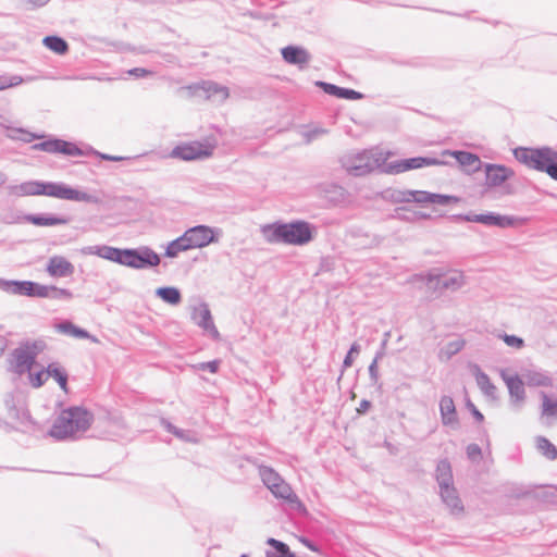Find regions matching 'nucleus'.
Returning a JSON list of instances; mask_svg holds the SVG:
<instances>
[{
	"label": "nucleus",
	"instance_id": "nucleus-42",
	"mask_svg": "<svg viewBox=\"0 0 557 557\" xmlns=\"http://www.w3.org/2000/svg\"><path fill=\"white\" fill-rule=\"evenodd\" d=\"M503 339L508 346L517 349L523 346V339L515 335H504Z\"/></svg>",
	"mask_w": 557,
	"mask_h": 557
},
{
	"label": "nucleus",
	"instance_id": "nucleus-14",
	"mask_svg": "<svg viewBox=\"0 0 557 557\" xmlns=\"http://www.w3.org/2000/svg\"><path fill=\"white\" fill-rule=\"evenodd\" d=\"M442 156H451L454 157L457 162L460 164V166L468 173L470 172H476L481 170V160L480 158L471 152L467 151H450V150H444L442 152Z\"/></svg>",
	"mask_w": 557,
	"mask_h": 557
},
{
	"label": "nucleus",
	"instance_id": "nucleus-26",
	"mask_svg": "<svg viewBox=\"0 0 557 557\" xmlns=\"http://www.w3.org/2000/svg\"><path fill=\"white\" fill-rule=\"evenodd\" d=\"M441 414L445 424H453L457 422L456 407L451 397L444 396L440 403Z\"/></svg>",
	"mask_w": 557,
	"mask_h": 557
},
{
	"label": "nucleus",
	"instance_id": "nucleus-49",
	"mask_svg": "<svg viewBox=\"0 0 557 557\" xmlns=\"http://www.w3.org/2000/svg\"><path fill=\"white\" fill-rule=\"evenodd\" d=\"M470 407H471V411H472L473 416L476 418V420L482 422L484 419L483 414L473 405H470Z\"/></svg>",
	"mask_w": 557,
	"mask_h": 557
},
{
	"label": "nucleus",
	"instance_id": "nucleus-38",
	"mask_svg": "<svg viewBox=\"0 0 557 557\" xmlns=\"http://www.w3.org/2000/svg\"><path fill=\"white\" fill-rule=\"evenodd\" d=\"M28 373V380L30 385L34 388L41 387L48 380V369H41L37 372H32V370Z\"/></svg>",
	"mask_w": 557,
	"mask_h": 557
},
{
	"label": "nucleus",
	"instance_id": "nucleus-39",
	"mask_svg": "<svg viewBox=\"0 0 557 557\" xmlns=\"http://www.w3.org/2000/svg\"><path fill=\"white\" fill-rule=\"evenodd\" d=\"M23 83L20 75L0 74V90L16 87Z\"/></svg>",
	"mask_w": 557,
	"mask_h": 557
},
{
	"label": "nucleus",
	"instance_id": "nucleus-8",
	"mask_svg": "<svg viewBox=\"0 0 557 557\" xmlns=\"http://www.w3.org/2000/svg\"><path fill=\"white\" fill-rule=\"evenodd\" d=\"M214 144L206 141H191L177 145L171 152L173 158L184 161L208 158L212 154Z\"/></svg>",
	"mask_w": 557,
	"mask_h": 557
},
{
	"label": "nucleus",
	"instance_id": "nucleus-11",
	"mask_svg": "<svg viewBox=\"0 0 557 557\" xmlns=\"http://www.w3.org/2000/svg\"><path fill=\"white\" fill-rule=\"evenodd\" d=\"M189 97L198 98L200 100H210L213 97H219L225 100L228 97V89L212 82H201L199 84L187 87Z\"/></svg>",
	"mask_w": 557,
	"mask_h": 557
},
{
	"label": "nucleus",
	"instance_id": "nucleus-17",
	"mask_svg": "<svg viewBox=\"0 0 557 557\" xmlns=\"http://www.w3.org/2000/svg\"><path fill=\"white\" fill-rule=\"evenodd\" d=\"M47 272L52 277H65L74 273V265L64 257L54 256L49 259Z\"/></svg>",
	"mask_w": 557,
	"mask_h": 557
},
{
	"label": "nucleus",
	"instance_id": "nucleus-44",
	"mask_svg": "<svg viewBox=\"0 0 557 557\" xmlns=\"http://www.w3.org/2000/svg\"><path fill=\"white\" fill-rule=\"evenodd\" d=\"M49 287L52 289L50 297H58V298H65V299L72 298V293L67 289L57 288L54 286H49Z\"/></svg>",
	"mask_w": 557,
	"mask_h": 557
},
{
	"label": "nucleus",
	"instance_id": "nucleus-30",
	"mask_svg": "<svg viewBox=\"0 0 557 557\" xmlns=\"http://www.w3.org/2000/svg\"><path fill=\"white\" fill-rule=\"evenodd\" d=\"M325 91L333 96H336L338 98H344V99H349V100H357V99L362 98V95L356 90L341 88V87H337V86L331 85V84L325 85Z\"/></svg>",
	"mask_w": 557,
	"mask_h": 557
},
{
	"label": "nucleus",
	"instance_id": "nucleus-40",
	"mask_svg": "<svg viewBox=\"0 0 557 557\" xmlns=\"http://www.w3.org/2000/svg\"><path fill=\"white\" fill-rule=\"evenodd\" d=\"M476 383L480 388L488 395H492L495 392V386L492 384L490 377L485 373L480 372L476 375Z\"/></svg>",
	"mask_w": 557,
	"mask_h": 557
},
{
	"label": "nucleus",
	"instance_id": "nucleus-34",
	"mask_svg": "<svg viewBox=\"0 0 557 557\" xmlns=\"http://www.w3.org/2000/svg\"><path fill=\"white\" fill-rule=\"evenodd\" d=\"M189 245L186 243L184 235L171 242L168 247L165 255L170 258L176 257L180 252L189 250Z\"/></svg>",
	"mask_w": 557,
	"mask_h": 557
},
{
	"label": "nucleus",
	"instance_id": "nucleus-3",
	"mask_svg": "<svg viewBox=\"0 0 557 557\" xmlns=\"http://www.w3.org/2000/svg\"><path fill=\"white\" fill-rule=\"evenodd\" d=\"M263 235L269 243L304 245L311 240L312 228L307 222L273 224L263 227Z\"/></svg>",
	"mask_w": 557,
	"mask_h": 557
},
{
	"label": "nucleus",
	"instance_id": "nucleus-48",
	"mask_svg": "<svg viewBox=\"0 0 557 557\" xmlns=\"http://www.w3.org/2000/svg\"><path fill=\"white\" fill-rule=\"evenodd\" d=\"M468 454L471 458H474L481 454V450L476 445H471L468 447Z\"/></svg>",
	"mask_w": 557,
	"mask_h": 557
},
{
	"label": "nucleus",
	"instance_id": "nucleus-41",
	"mask_svg": "<svg viewBox=\"0 0 557 557\" xmlns=\"http://www.w3.org/2000/svg\"><path fill=\"white\" fill-rule=\"evenodd\" d=\"M528 384L532 386H549L552 385V382L549 377L541 373H534L532 375H529Z\"/></svg>",
	"mask_w": 557,
	"mask_h": 557
},
{
	"label": "nucleus",
	"instance_id": "nucleus-22",
	"mask_svg": "<svg viewBox=\"0 0 557 557\" xmlns=\"http://www.w3.org/2000/svg\"><path fill=\"white\" fill-rule=\"evenodd\" d=\"M440 493L442 499L447 504L453 513H460L463 511V506L453 484L440 487Z\"/></svg>",
	"mask_w": 557,
	"mask_h": 557
},
{
	"label": "nucleus",
	"instance_id": "nucleus-19",
	"mask_svg": "<svg viewBox=\"0 0 557 557\" xmlns=\"http://www.w3.org/2000/svg\"><path fill=\"white\" fill-rule=\"evenodd\" d=\"M24 220L35 226L40 227H50V226H59L65 225L69 223V219L65 216H54V215H38V214H28L24 216Z\"/></svg>",
	"mask_w": 557,
	"mask_h": 557
},
{
	"label": "nucleus",
	"instance_id": "nucleus-28",
	"mask_svg": "<svg viewBox=\"0 0 557 557\" xmlns=\"http://www.w3.org/2000/svg\"><path fill=\"white\" fill-rule=\"evenodd\" d=\"M542 406L541 414L543 418L557 419V398L549 396L546 393L541 394Z\"/></svg>",
	"mask_w": 557,
	"mask_h": 557
},
{
	"label": "nucleus",
	"instance_id": "nucleus-5",
	"mask_svg": "<svg viewBox=\"0 0 557 557\" xmlns=\"http://www.w3.org/2000/svg\"><path fill=\"white\" fill-rule=\"evenodd\" d=\"M421 278L425 288L429 292H443L447 289H457L463 284V275L460 271L450 269L446 271L435 270L430 272L425 277H414V280Z\"/></svg>",
	"mask_w": 557,
	"mask_h": 557
},
{
	"label": "nucleus",
	"instance_id": "nucleus-46",
	"mask_svg": "<svg viewBox=\"0 0 557 557\" xmlns=\"http://www.w3.org/2000/svg\"><path fill=\"white\" fill-rule=\"evenodd\" d=\"M354 352H358L356 345H354L350 348L349 352L347 354V356H346V358L344 360V363H345L346 367H349L351 364V358H352V354Z\"/></svg>",
	"mask_w": 557,
	"mask_h": 557
},
{
	"label": "nucleus",
	"instance_id": "nucleus-12",
	"mask_svg": "<svg viewBox=\"0 0 557 557\" xmlns=\"http://www.w3.org/2000/svg\"><path fill=\"white\" fill-rule=\"evenodd\" d=\"M183 235L190 249L205 247L214 240L213 231L205 225L191 227Z\"/></svg>",
	"mask_w": 557,
	"mask_h": 557
},
{
	"label": "nucleus",
	"instance_id": "nucleus-29",
	"mask_svg": "<svg viewBox=\"0 0 557 557\" xmlns=\"http://www.w3.org/2000/svg\"><path fill=\"white\" fill-rule=\"evenodd\" d=\"M436 480L440 484V487L453 484L451 467L448 461L442 460L438 462L436 467Z\"/></svg>",
	"mask_w": 557,
	"mask_h": 557
},
{
	"label": "nucleus",
	"instance_id": "nucleus-9",
	"mask_svg": "<svg viewBox=\"0 0 557 557\" xmlns=\"http://www.w3.org/2000/svg\"><path fill=\"white\" fill-rule=\"evenodd\" d=\"M2 289L13 295H25L28 297L48 298L51 296V288L46 285L29 281H9L2 284Z\"/></svg>",
	"mask_w": 557,
	"mask_h": 557
},
{
	"label": "nucleus",
	"instance_id": "nucleus-1",
	"mask_svg": "<svg viewBox=\"0 0 557 557\" xmlns=\"http://www.w3.org/2000/svg\"><path fill=\"white\" fill-rule=\"evenodd\" d=\"M11 194L16 197L48 196L77 202H98V199L88 193L78 190L65 184L51 182H24L12 186Z\"/></svg>",
	"mask_w": 557,
	"mask_h": 557
},
{
	"label": "nucleus",
	"instance_id": "nucleus-31",
	"mask_svg": "<svg viewBox=\"0 0 557 557\" xmlns=\"http://www.w3.org/2000/svg\"><path fill=\"white\" fill-rule=\"evenodd\" d=\"M57 331L66 334L76 338H88L89 334L83 330L74 325L73 323L65 321L55 326Z\"/></svg>",
	"mask_w": 557,
	"mask_h": 557
},
{
	"label": "nucleus",
	"instance_id": "nucleus-15",
	"mask_svg": "<svg viewBox=\"0 0 557 557\" xmlns=\"http://www.w3.org/2000/svg\"><path fill=\"white\" fill-rule=\"evenodd\" d=\"M39 147L47 152L63 153L66 156L83 154V151L76 145L61 139L47 140L40 144Z\"/></svg>",
	"mask_w": 557,
	"mask_h": 557
},
{
	"label": "nucleus",
	"instance_id": "nucleus-20",
	"mask_svg": "<svg viewBox=\"0 0 557 557\" xmlns=\"http://www.w3.org/2000/svg\"><path fill=\"white\" fill-rule=\"evenodd\" d=\"M282 57L287 63L299 66L305 65L310 59L309 53L305 49L295 46L283 48Z\"/></svg>",
	"mask_w": 557,
	"mask_h": 557
},
{
	"label": "nucleus",
	"instance_id": "nucleus-10",
	"mask_svg": "<svg viewBox=\"0 0 557 557\" xmlns=\"http://www.w3.org/2000/svg\"><path fill=\"white\" fill-rule=\"evenodd\" d=\"M445 164H447L445 161L436 158L416 157L388 163L386 166V172L388 174H400L407 171L418 170L425 166H436Z\"/></svg>",
	"mask_w": 557,
	"mask_h": 557
},
{
	"label": "nucleus",
	"instance_id": "nucleus-27",
	"mask_svg": "<svg viewBox=\"0 0 557 557\" xmlns=\"http://www.w3.org/2000/svg\"><path fill=\"white\" fill-rule=\"evenodd\" d=\"M48 369V379L52 377L57 381L60 388L64 392H69L67 387V373L59 363H50L47 367Z\"/></svg>",
	"mask_w": 557,
	"mask_h": 557
},
{
	"label": "nucleus",
	"instance_id": "nucleus-51",
	"mask_svg": "<svg viewBox=\"0 0 557 557\" xmlns=\"http://www.w3.org/2000/svg\"><path fill=\"white\" fill-rule=\"evenodd\" d=\"M240 557H248L247 555H242Z\"/></svg>",
	"mask_w": 557,
	"mask_h": 557
},
{
	"label": "nucleus",
	"instance_id": "nucleus-35",
	"mask_svg": "<svg viewBox=\"0 0 557 557\" xmlns=\"http://www.w3.org/2000/svg\"><path fill=\"white\" fill-rule=\"evenodd\" d=\"M157 295L171 305H177L181 301V293L174 287H161L157 289Z\"/></svg>",
	"mask_w": 557,
	"mask_h": 557
},
{
	"label": "nucleus",
	"instance_id": "nucleus-23",
	"mask_svg": "<svg viewBox=\"0 0 557 557\" xmlns=\"http://www.w3.org/2000/svg\"><path fill=\"white\" fill-rule=\"evenodd\" d=\"M534 446L537 453L549 461L557 459V446L545 436H536Z\"/></svg>",
	"mask_w": 557,
	"mask_h": 557
},
{
	"label": "nucleus",
	"instance_id": "nucleus-7",
	"mask_svg": "<svg viewBox=\"0 0 557 557\" xmlns=\"http://www.w3.org/2000/svg\"><path fill=\"white\" fill-rule=\"evenodd\" d=\"M119 263L135 269L157 267L160 263V257L148 248H145L141 251L134 249H121Z\"/></svg>",
	"mask_w": 557,
	"mask_h": 557
},
{
	"label": "nucleus",
	"instance_id": "nucleus-47",
	"mask_svg": "<svg viewBox=\"0 0 557 557\" xmlns=\"http://www.w3.org/2000/svg\"><path fill=\"white\" fill-rule=\"evenodd\" d=\"M131 75H135L138 77L146 76L149 74V72L145 69H133L128 72Z\"/></svg>",
	"mask_w": 557,
	"mask_h": 557
},
{
	"label": "nucleus",
	"instance_id": "nucleus-4",
	"mask_svg": "<svg viewBox=\"0 0 557 557\" xmlns=\"http://www.w3.org/2000/svg\"><path fill=\"white\" fill-rule=\"evenodd\" d=\"M46 349V343L40 339L22 342L12 352L9 361L10 369L22 375L29 372L40 352Z\"/></svg>",
	"mask_w": 557,
	"mask_h": 557
},
{
	"label": "nucleus",
	"instance_id": "nucleus-24",
	"mask_svg": "<svg viewBox=\"0 0 557 557\" xmlns=\"http://www.w3.org/2000/svg\"><path fill=\"white\" fill-rule=\"evenodd\" d=\"M469 220L473 222L483 223L486 225H497L500 227L511 226L515 224L516 221L515 219L509 216L495 214H476Z\"/></svg>",
	"mask_w": 557,
	"mask_h": 557
},
{
	"label": "nucleus",
	"instance_id": "nucleus-18",
	"mask_svg": "<svg viewBox=\"0 0 557 557\" xmlns=\"http://www.w3.org/2000/svg\"><path fill=\"white\" fill-rule=\"evenodd\" d=\"M271 493L276 497V498H281L285 502H287L288 504H290L292 506H294L296 509L302 511V512H306V507L304 506V504L299 500V498L297 497V495L294 493L293 488L290 487L289 484H287L284 480L280 483V484H276L275 487H273V490H271Z\"/></svg>",
	"mask_w": 557,
	"mask_h": 557
},
{
	"label": "nucleus",
	"instance_id": "nucleus-45",
	"mask_svg": "<svg viewBox=\"0 0 557 557\" xmlns=\"http://www.w3.org/2000/svg\"><path fill=\"white\" fill-rule=\"evenodd\" d=\"M552 178L557 180V159H554L553 162H549L546 171Z\"/></svg>",
	"mask_w": 557,
	"mask_h": 557
},
{
	"label": "nucleus",
	"instance_id": "nucleus-25",
	"mask_svg": "<svg viewBox=\"0 0 557 557\" xmlns=\"http://www.w3.org/2000/svg\"><path fill=\"white\" fill-rule=\"evenodd\" d=\"M512 175V171L503 165H487L486 177L492 185H499Z\"/></svg>",
	"mask_w": 557,
	"mask_h": 557
},
{
	"label": "nucleus",
	"instance_id": "nucleus-32",
	"mask_svg": "<svg viewBox=\"0 0 557 557\" xmlns=\"http://www.w3.org/2000/svg\"><path fill=\"white\" fill-rule=\"evenodd\" d=\"M44 45L58 54H64L69 50L66 41L57 36H48L44 38Z\"/></svg>",
	"mask_w": 557,
	"mask_h": 557
},
{
	"label": "nucleus",
	"instance_id": "nucleus-16",
	"mask_svg": "<svg viewBox=\"0 0 557 557\" xmlns=\"http://www.w3.org/2000/svg\"><path fill=\"white\" fill-rule=\"evenodd\" d=\"M193 320L195 321L196 324L201 326L206 332H208L213 337L219 336V332L214 326L211 312L206 305H199L194 308Z\"/></svg>",
	"mask_w": 557,
	"mask_h": 557
},
{
	"label": "nucleus",
	"instance_id": "nucleus-37",
	"mask_svg": "<svg viewBox=\"0 0 557 557\" xmlns=\"http://www.w3.org/2000/svg\"><path fill=\"white\" fill-rule=\"evenodd\" d=\"M94 253L99 256L100 258L119 263L121 249L109 246H102L98 247Z\"/></svg>",
	"mask_w": 557,
	"mask_h": 557
},
{
	"label": "nucleus",
	"instance_id": "nucleus-50",
	"mask_svg": "<svg viewBox=\"0 0 557 557\" xmlns=\"http://www.w3.org/2000/svg\"><path fill=\"white\" fill-rule=\"evenodd\" d=\"M103 159L110 160V161H121L123 160L122 157H112V156H102Z\"/></svg>",
	"mask_w": 557,
	"mask_h": 557
},
{
	"label": "nucleus",
	"instance_id": "nucleus-6",
	"mask_svg": "<svg viewBox=\"0 0 557 557\" xmlns=\"http://www.w3.org/2000/svg\"><path fill=\"white\" fill-rule=\"evenodd\" d=\"M516 159L525 166L545 172L549 162L557 159V153L550 148H524L520 147L513 150Z\"/></svg>",
	"mask_w": 557,
	"mask_h": 557
},
{
	"label": "nucleus",
	"instance_id": "nucleus-33",
	"mask_svg": "<svg viewBox=\"0 0 557 557\" xmlns=\"http://www.w3.org/2000/svg\"><path fill=\"white\" fill-rule=\"evenodd\" d=\"M465 339L457 338L455 341H451L447 343L445 346H443L440 350V357L443 359H449L451 356L459 352L465 347Z\"/></svg>",
	"mask_w": 557,
	"mask_h": 557
},
{
	"label": "nucleus",
	"instance_id": "nucleus-13",
	"mask_svg": "<svg viewBox=\"0 0 557 557\" xmlns=\"http://www.w3.org/2000/svg\"><path fill=\"white\" fill-rule=\"evenodd\" d=\"M410 199L418 203H430L434 206H450L456 205L460 199L451 195H440L424 190L410 191Z\"/></svg>",
	"mask_w": 557,
	"mask_h": 557
},
{
	"label": "nucleus",
	"instance_id": "nucleus-21",
	"mask_svg": "<svg viewBox=\"0 0 557 557\" xmlns=\"http://www.w3.org/2000/svg\"><path fill=\"white\" fill-rule=\"evenodd\" d=\"M503 380L516 403H522L525 398L524 384L518 375L503 374Z\"/></svg>",
	"mask_w": 557,
	"mask_h": 557
},
{
	"label": "nucleus",
	"instance_id": "nucleus-2",
	"mask_svg": "<svg viewBox=\"0 0 557 557\" xmlns=\"http://www.w3.org/2000/svg\"><path fill=\"white\" fill-rule=\"evenodd\" d=\"M92 423V414L81 407L62 410L54 421L50 435L58 440L74 436L78 432H85Z\"/></svg>",
	"mask_w": 557,
	"mask_h": 557
},
{
	"label": "nucleus",
	"instance_id": "nucleus-36",
	"mask_svg": "<svg viewBox=\"0 0 557 557\" xmlns=\"http://www.w3.org/2000/svg\"><path fill=\"white\" fill-rule=\"evenodd\" d=\"M260 474L263 483L268 486L270 491L273 490V487H275L276 484H280L283 481V479L271 468H262L260 470Z\"/></svg>",
	"mask_w": 557,
	"mask_h": 557
},
{
	"label": "nucleus",
	"instance_id": "nucleus-43",
	"mask_svg": "<svg viewBox=\"0 0 557 557\" xmlns=\"http://www.w3.org/2000/svg\"><path fill=\"white\" fill-rule=\"evenodd\" d=\"M220 367V362L218 360L209 361V362H202L197 366V368L201 371H210L211 373L218 372Z\"/></svg>",
	"mask_w": 557,
	"mask_h": 557
}]
</instances>
